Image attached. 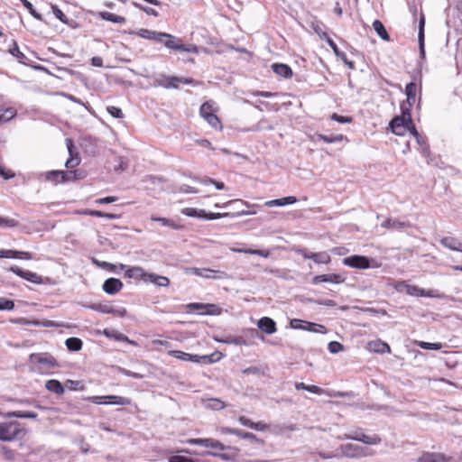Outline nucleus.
Returning a JSON list of instances; mask_svg holds the SVG:
<instances>
[{
    "instance_id": "obj_1",
    "label": "nucleus",
    "mask_w": 462,
    "mask_h": 462,
    "mask_svg": "<svg viewBox=\"0 0 462 462\" xmlns=\"http://www.w3.org/2000/svg\"><path fill=\"white\" fill-rule=\"evenodd\" d=\"M25 434L22 424L17 421L0 423V440L10 442L23 438Z\"/></svg>"
},
{
    "instance_id": "obj_2",
    "label": "nucleus",
    "mask_w": 462,
    "mask_h": 462,
    "mask_svg": "<svg viewBox=\"0 0 462 462\" xmlns=\"http://www.w3.org/2000/svg\"><path fill=\"white\" fill-rule=\"evenodd\" d=\"M390 127L392 132L396 135H402L407 130H409L411 134L416 138L418 144H425V142L422 140L421 135L416 130L414 125H411L403 118L394 117L390 123Z\"/></svg>"
},
{
    "instance_id": "obj_3",
    "label": "nucleus",
    "mask_w": 462,
    "mask_h": 462,
    "mask_svg": "<svg viewBox=\"0 0 462 462\" xmlns=\"http://www.w3.org/2000/svg\"><path fill=\"white\" fill-rule=\"evenodd\" d=\"M343 263L346 266L357 269L377 268L380 266L374 260L357 254L344 258Z\"/></svg>"
},
{
    "instance_id": "obj_4",
    "label": "nucleus",
    "mask_w": 462,
    "mask_h": 462,
    "mask_svg": "<svg viewBox=\"0 0 462 462\" xmlns=\"http://www.w3.org/2000/svg\"><path fill=\"white\" fill-rule=\"evenodd\" d=\"M130 34H136L141 38L153 41L156 42L163 43L166 40L173 39V35L167 33V32H162L157 31H152L148 29H139L138 31H131L129 32Z\"/></svg>"
},
{
    "instance_id": "obj_5",
    "label": "nucleus",
    "mask_w": 462,
    "mask_h": 462,
    "mask_svg": "<svg viewBox=\"0 0 462 462\" xmlns=\"http://www.w3.org/2000/svg\"><path fill=\"white\" fill-rule=\"evenodd\" d=\"M290 327L293 329H300V330H306L313 333H320V334H326L327 328L320 324L299 319H293L290 321Z\"/></svg>"
},
{
    "instance_id": "obj_6",
    "label": "nucleus",
    "mask_w": 462,
    "mask_h": 462,
    "mask_svg": "<svg viewBox=\"0 0 462 462\" xmlns=\"http://www.w3.org/2000/svg\"><path fill=\"white\" fill-rule=\"evenodd\" d=\"M341 453L347 457H362L371 455L368 449L361 445L346 443L340 446Z\"/></svg>"
},
{
    "instance_id": "obj_7",
    "label": "nucleus",
    "mask_w": 462,
    "mask_h": 462,
    "mask_svg": "<svg viewBox=\"0 0 462 462\" xmlns=\"http://www.w3.org/2000/svg\"><path fill=\"white\" fill-rule=\"evenodd\" d=\"M168 355L170 356H172L174 358L183 360V361H190L193 363H212V359L208 356H199V355H192L189 353H186L180 350H170L168 352Z\"/></svg>"
},
{
    "instance_id": "obj_8",
    "label": "nucleus",
    "mask_w": 462,
    "mask_h": 462,
    "mask_svg": "<svg viewBox=\"0 0 462 462\" xmlns=\"http://www.w3.org/2000/svg\"><path fill=\"white\" fill-rule=\"evenodd\" d=\"M186 273L203 277L206 279H223L226 277V273L224 272L208 268L189 267L186 269Z\"/></svg>"
},
{
    "instance_id": "obj_9",
    "label": "nucleus",
    "mask_w": 462,
    "mask_h": 462,
    "mask_svg": "<svg viewBox=\"0 0 462 462\" xmlns=\"http://www.w3.org/2000/svg\"><path fill=\"white\" fill-rule=\"evenodd\" d=\"M164 46L168 49L174 50V51L191 52V53H199V48L196 45H193V44L185 45L182 43L181 39H179V38L175 37L174 35H173V39L165 41Z\"/></svg>"
},
{
    "instance_id": "obj_10",
    "label": "nucleus",
    "mask_w": 462,
    "mask_h": 462,
    "mask_svg": "<svg viewBox=\"0 0 462 462\" xmlns=\"http://www.w3.org/2000/svg\"><path fill=\"white\" fill-rule=\"evenodd\" d=\"M200 116L214 128L220 126V120L214 113L212 106L209 102L201 105L199 110Z\"/></svg>"
},
{
    "instance_id": "obj_11",
    "label": "nucleus",
    "mask_w": 462,
    "mask_h": 462,
    "mask_svg": "<svg viewBox=\"0 0 462 462\" xmlns=\"http://www.w3.org/2000/svg\"><path fill=\"white\" fill-rule=\"evenodd\" d=\"M180 77L178 76H168L165 74L158 75L154 79V85L156 87H162L166 89L179 88L178 84L180 83Z\"/></svg>"
},
{
    "instance_id": "obj_12",
    "label": "nucleus",
    "mask_w": 462,
    "mask_h": 462,
    "mask_svg": "<svg viewBox=\"0 0 462 462\" xmlns=\"http://www.w3.org/2000/svg\"><path fill=\"white\" fill-rule=\"evenodd\" d=\"M120 268L125 270V276L129 279H140L144 282H147L150 273H147L143 268L139 266L127 267L121 263Z\"/></svg>"
},
{
    "instance_id": "obj_13",
    "label": "nucleus",
    "mask_w": 462,
    "mask_h": 462,
    "mask_svg": "<svg viewBox=\"0 0 462 462\" xmlns=\"http://www.w3.org/2000/svg\"><path fill=\"white\" fill-rule=\"evenodd\" d=\"M10 272L15 273L17 276L35 284L43 283V278L38 275L36 273L30 271H24L18 266H12L9 269Z\"/></svg>"
},
{
    "instance_id": "obj_14",
    "label": "nucleus",
    "mask_w": 462,
    "mask_h": 462,
    "mask_svg": "<svg viewBox=\"0 0 462 462\" xmlns=\"http://www.w3.org/2000/svg\"><path fill=\"white\" fill-rule=\"evenodd\" d=\"M189 445L202 446L213 449L224 450L226 447L220 441L214 439H189L186 441Z\"/></svg>"
},
{
    "instance_id": "obj_15",
    "label": "nucleus",
    "mask_w": 462,
    "mask_h": 462,
    "mask_svg": "<svg viewBox=\"0 0 462 462\" xmlns=\"http://www.w3.org/2000/svg\"><path fill=\"white\" fill-rule=\"evenodd\" d=\"M320 39L325 40L328 46L333 50L334 53L337 57L340 58L342 61L351 69H355V64L353 61L347 60L346 55L340 51L336 42L328 36L327 32H324L323 35H320Z\"/></svg>"
},
{
    "instance_id": "obj_16",
    "label": "nucleus",
    "mask_w": 462,
    "mask_h": 462,
    "mask_svg": "<svg viewBox=\"0 0 462 462\" xmlns=\"http://www.w3.org/2000/svg\"><path fill=\"white\" fill-rule=\"evenodd\" d=\"M90 309L100 313L114 314L118 317H125L127 313L125 308H116L109 304L92 305L90 306Z\"/></svg>"
},
{
    "instance_id": "obj_17",
    "label": "nucleus",
    "mask_w": 462,
    "mask_h": 462,
    "mask_svg": "<svg viewBox=\"0 0 462 462\" xmlns=\"http://www.w3.org/2000/svg\"><path fill=\"white\" fill-rule=\"evenodd\" d=\"M342 439H353L368 445H377L381 442V439L376 435L369 436L357 432L353 434H346Z\"/></svg>"
},
{
    "instance_id": "obj_18",
    "label": "nucleus",
    "mask_w": 462,
    "mask_h": 462,
    "mask_svg": "<svg viewBox=\"0 0 462 462\" xmlns=\"http://www.w3.org/2000/svg\"><path fill=\"white\" fill-rule=\"evenodd\" d=\"M406 293L408 295L414 296V297L435 298V297L439 296V293L437 291H434V290L426 291L418 286L411 285V284L406 286Z\"/></svg>"
},
{
    "instance_id": "obj_19",
    "label": "nucleus",
    "mask_w": 462,
    "mask_h": 462,
    "mask_svg": "<svg viewBox=\"0 0 462 462\" xmlns=\"http://www.w3.org/2000/svg\"><path fill=\"white\" fill-rule=\"evenodd\" d=\"M124 284L121 280L117 278H108L103 283V290L110 295H115L121 291Z\"/></svg>"
},
{
    "instance_id": "obj_20",
    "label": "nucleus",
    "mask_w": 462,
    "mask_h": 462,
    "mask_svg": "<svg viewBox=\"0 0 462 462\" xmlns=\"http://www.w3.org/2000/svg\"><path fill=\"white\" fill-rule=\"evenodd\" d=\"M345 278L337 273H328L317 275L312 279L313 284H319L320 282H329L334 284H339L344 282Z\"/></svg>"
},
{
    "instance_id": "obj_21",
    "label": "nucleus",
    "mask_w": 462,
    "mask_h": 462,
    "mask_svg": "<svg viewBox=\"0 0 462 462\" xmlns=\"http://www.w3.org/2000/svg\"><path fill=\"white\" fill-rule=\"evenodd\" d=\"M67 148H68L69 157L66 161L65 166L68 169H73L80 163L81 158H80L79 152L78 151V146H67Z\"/></svg>"
},
{
    "instance_id": "obj_22",
    "label": "nucleus",
    "mask_w": 462,
    "mask_h": 462,
    "mask_svg": "<svg viewBox=\"0 0 462 462\" xmlns=\"http://www.w3.org/2000/svg\"><path fill=\"white\" fill-rule=\"evenodd\" d=\"M257 327L266 334H273L276 332V323L269 317H263L257 322Z\"/></svg>"
},
{
    "instance_id": "obj_23",
    "label": "nucleus",
    "mask_w": 462,
    "mask_h": 462,
    "mask_svg": "<svg viewBox=\"0 0 462 462\" xmlns=\"http://www.w3.org/2000/svg\"><path fill=\"white\" fill-rule=\"evenodd\" d=\"M31 359L34 362H37L41 365H45L48 368L58 366V364H57V361L55 360V358L47 354L32 355Z\"/></svg>"
},
{
    "instance_id": "obj_24",
    "label": "nucleus",
    "mask_w": 462,
    "mask_h": 462,
    "mask_svg": "<svg viewBox=\"0 0 462 462\" xmlns=\"http://www.w3.org/2000/svg\"><path fill=\"white\" fill-rule=\"evenodd\" d=\"M296 202H297L296 197L289 196V197H284V198H281V199L268 200L264 203V205L268 208L284 207L287 205H292Z\"/></svg>"
},
{
    "instance_id": "obj_25",
    "label": "nucleus",
    "mask_w": 462,
    "mask_h": 462,
    "mask_svg": "<svg viewBox=\"0 0 462 462\" xmlns=\"http://www.w3.org/2000/svg\"><path fill=\"white\" fill-rule=\"evenodd\" d=\"M440 244L451 251L462 252V242L455 237L445 236L440 240Z\"/></svg>"
},
{
    "instance_id": "obj_26",
    "label": "nucleus",
    "mask_w": 462,
    "mask_h": 462,
    "mask_svg": "<svg viewBox=\"0 0 462 462\" xmlns=\"http://www.w3.org/2000/svg\"><path fill=\"white\" fill-rule=\"evenodd\" d=\"M418 462H448V459L441 453H423L417 460Z\"/></svg>"
},
{
    "instance_id": "obj_27",
    "label": "nucleus",
    "mask_w": 462,
    "mask_h": 462,
    "mask_svg": "<svg viewBox=\"0 0 462 462\" xmlns=\"http://www.w3.org/2000/svg\"><path fill=\"white\" fill-rule=\"evenodd\" d=\"M302 256L305 259H311L317 263H328L330 262V256L327 253L304 252Z\"/></svg>"
},
{
    "instance_id": "obj_28",
    "label": "nucleus",
    "mask_w": 462,
    "mask_h": 462,
    "mask_svg": "<svg viewBox=\"0 0 462 462\" xmlns=\"http://www.w3.org/2000/svg\"><path fill=\"white\" fill-rule=\"evenodd\" d=\"M186 309L189 310H206V314L214 315L217 307L214 304H204V303H189L186 305Z\"/></svg>"
},
{
    "instance_id": "obj_29",
    "label": "nucleus",
    "mask_w": 462,
    "mask_h": 462,
    "mask_svg": "<svg viewBox=\"0 0 462 462\" xmlns=\"http://www.w3.org/2000/svg\"><path fill=\"white\" fill-rule=\"evenodd\" d=\"M272 69L274 73L284 79H290L292 77V70L291 67H289L287 64L273 63L272 65Z\"/></svg>"
},
{
    "instance_id": "obj_30",
    "label": "nucleus",
    "mask_w": 462,
    "mask_h": 462,
    "mask_svg": "<svg viewBox=\"0 0 462 462\" xmlns=\"http://www.w3.org/2000/svg\"><path fill=\"white\" fill-rule=\"evenodd\" d=\"M382 226L385 228L402 230L410 226V223L406 221H402L400 219L388 218L382 223Z\"/></svg>"
},
{
    "instance_id": "obj_31",
    "label": "nucleus",
    "mask_w": 462,
    "mask_h": 462,
    "mask_svg": "<svg viewBox=\"0 0 462 462\" xmlns=\"http://www.w3.org/2000/svg\"><path fill=\"white\" fill-rule=\"evenodd\" d=\"M147 282L152 283L158 287H168L170 285L168 277L151 273H149Z\"/></svg>"
},
{
    "instance_id": "obj_32",
    "label": "nucleus",
    "mask_w": 462,
    "mask_h": 462,
    "mask_svg": "<svg viewBox=\"0 0 462 462\" xmlns=\"http://www.w3.org/2000/svg\"><path fill=\"white\" fill-rule=\"evenodd\" d=\"M45 387L48 391L54 393L56 394L61 395L65 392L64 385L55 379L48 380L45 383Z\"/></svg>"
},
{
    "instance_id": "obj_33",
    "label": "nucleus",
    "mask_w": 462,
    "mask_h": 462,
    "mask_svg": "<svg viewBox=\"0 0 462 462\" xmlns=\"http://www.w3.org/2000/svg\"><path fill=\"white\" fill-rule=\"evenodd\" d=\"M98 16L105 21L112 22L114 23H125L126 22L125 17L109 12H100Z\"/></svg>"
},
{
    "instance_id": "obj_34",
    "label": "nucleus",
    "mask_w": 462,
    "mask_h": 462,
    "mask_svg": "<svg viewBox=\"0 0 462 462\" xmlns=\"http://www.w3.org/2000/svg\"><path fill=\"white\" fill-rule=\"evenodd\" d=\"M373 28H374V30L376 32V33L378 34V36L382 40H383V41H389L390 40V35L387 32L384 25L383 24V23L381 21L374 20L373 22Z\"/></svg>"
},
{
    "instance_id": "obj_35",
    "label": "nucleus",
    "mask_w": 462,
    "mask_h": 462,
    "mask_svg": "<svg viewBox=\"0 0 462 462\" xmlns=\"http://www.w3.org/2000/svg\"><path fill=\"white\" fill-rule=\"evenodd\" d=\"M416 89L417 86L415 82H410L405 87V95L407 97L406 101L410 104H414L416 100Z\"/></svg>"
},
{
    "instance_id": "obj_36",
    "label": "nucleus",
    "mask_w": 462,
    "mask_h": 462,
    "mask_svg": "<svg viewBox=\"0 0 462 462\" xmlns=\"http://www.w3.org/2000/svg\"><path fill=\"white\" fill-rule=\"evenodd\" d=\"M131 401L128 398L117 395H106V404L111 405H129Z\"/></svg>"
},
{
    "instance_id": "obj_37",
    "label": "nucleus",
    "mask_w": 462,
    "mask_h": 462,
    "mask_svg": "<svg viewBox=\"0 0 462 462\" xmlns=\"http://www.w3.org/2000/svg\"><path fill=\"white\" fill-rule=\"evenodd\" d=\"M413 105L412 104H410V103H407V102H402L400 106V108H401V116H397L398 118H403L405 121H408V123H410L411 125H412V119H411V108Z\"/></svg>"
},
{
    "instance_id": "obj_38",
    "label": "nucleus",
    "mask_w": 462,
    "mask_h": 462,
    "mask_svg": "<svg viewBox=\"0 0 462 462\" xmlns=\"http://www.w3.org/2000/svg\"><path fill=\"white\" fill-rule=\"evenodd\" d=\"M369 349L377 353L390 352V346L386 343L380 340L370 342Z\"/></svg>"
},
{
    "instance_id": "obj_39",
    "label": "nucleus",
    "mask_w": 462,
    "mask_h": 462,
    "mask_svg": "<svg viewBox=\"0 0 462 462\" xmlns=\"http://www.w3.org/2000/svg\"><path fill=\"white\" fill-rule=\"evenodd\" d=\"M192 180L196 182L201 183L203 185H208V184H214L217 189L222 190L225 189V184L220 181H215L213 179L205 177V178H199V177H193Z\"/></svg>"
},
{
    "instance_id": "obj_40",
    "label": "nucleus",
    "mask_w": 462,
    "mask_h": 462,
    "mask_svg": "<svg viewBox=\"0 0 462 462\" xmlns=\"http://www.w3.org/2000/svg\"><path fill=\"white\" fill-rule=\"evenodd\" d=\"M6 417L20 418V419H35V418H37V413H35L33 411H15L8 412L6 414Z\"/></svg>"
},
{
    "instance_id": "obj_41",
    "label": "nucleus",
    "mask_w": 462,
    "mask_h": 462,
    "mask_svg": "<svg viewBox=\"0 0 462 462\" xmlns=\"http://www.w3.org/2000/svg\"><path fill=\"white\" fill-rule=\"evenodd\" d=\"M67 348L70 351H79L82 348V341L78 337H69L65 341Z\"/></svg>"
},
{
    "instance_id": "obj_42",
    "label": "nucleus",
    "mask_w": 462,
    "mask_h": 462,
    "mask_svg": "<svg viewBox=\"0 0 462 462\" xmlns=\"http://www.w3.org/2000/svg\"><path fill=\"white\" fill-rule=\"evenodd\" d=\"M151 219L152 221H156L161 223L162 226H170L175 230H179L182 227L181 225L175 223L174 221L165 218V217H152Z\"/></svg>"
},
{
    "instance_id": "obj_43",
    "label": "nucleus",
    "mask_w": 462,
    "mask_h": 462,
    "mask_svg": "<svg viewBox=\"0 0 462 462\" xmlns=\"http://www.w3.org/2000/svg\"><path fill=\"white\" fill-rule=\"evenodd\" d=\"M16 115V111L12 108L0 109V124L6 123L13 119Z\"/></svg>"
},
{
    "instance_id": "obj_44",
    "label": "nucleus",
    "mask_w": 462,
    "mask_h": 462,
    "mask_svg": "<svg viewBox=\"0 0 462 462\" xmlns=\"http://www.w3.org/2000/svg\"><path fill=\"white\" fill-rule=\"evenodd\" d=\"M205 407L210 410L219 411L225 407V404L221 400L212 398L205 402Z\"/></svg>"
},
{
    "instance_id": "obj_45",
    "label": "nucleus",
    "mask_w": 462,
    "mask_h": 462,
    "mask_svg": "<svg viewBox=\"0 0 462 462\" xmlns=\"http://www.w3.org/2000/svg\"><path fill=\"white\" fill-rule=\"evenodd\" d=\"M9 52L15 58L18 59L19 62L22 64H26L27 57L20 51L17 43L14 42V46L9 49Z\"/></svg>"
},
{
    "instance_id": "obj_46",
    "label": "nucleus",
    "mask_w": 462,
    "mask_h": 462,
    "mask_svg": "<svg viewBox=\"0 0 462 462\" xmlns=\"http://www.w3.org/2000/svg\"><path fill=\"white\" fill-rule=\"evenodd\" d=\"M182 213L188 217L197 218H204V216H206V211L204 209H198L194 208H187L183 209Z\"/></svg>"
},
{
    "instance_id": "obj_47",
    "label": "nucleus",
    "mask_w": 462,
    "mask_h": 462,
    "mask_svg": "<svg viewBox=\"0 0 462 462\" xmlns=\"http://www.w3.org/2000/svg\"><path fill=\"white\" fill-rule=\"evenodd\" d=\"M87 215L97 217H106L107 219H116L118 218V215L112 213H105L100 210H88L86 212Z\"/></svg>"
},
{
    "instance_id": "obj_48",
    "label": "nucleus",
    "mask_w": 462,
    "mask_h": 462,
    "mask_svg": "<svg viewBox=\"0 0 462 462\" xmlns=\"http://www.w3.org/2000/svg\"><path fill=\"white\" fill-rule=\"evenodd\" d=\"M20 2L36 20L42 21V15L34 9L31 2L28 0H20Z\"/></svg>"
},
{
    "instance_id": "obj_49",
    "label": "nucleus",
    "mask_w": 462,
    "mask_h": 462,
    "mask_svg": "<svg viewBox=\"0 0 462 462\" xmlns=\"http://www.w3.org/2000/svg\"><path fill=\"white\" fill-rule=\"evenodd\" d=\"M51 10L53 14L57 19H59L64 24H69V21L68 17L63 14V12L57 6L51 5Z\"/></svg>"
},
{
    "instance_id": "obj_50",
    "label": "nucleus",
    "mask_w": 462,
    "mask_h": 462,
    "mask_svg": "<svg viewBox=\"0 0 462 462\" xmlns=\"http://www.w3.org/2000/svg\"><path fill=\"white\" fill-rule=\"evenodd\" d=\"M44 176L46 180L58 183L60 180V171H50L45 172Z\"/></svg>"
},
{
    "instance_id": "obj_51",
    "label": "nucleus",
    "mask_w": 462,
    "mask_h": 462,
    "mask_svg": "<svg viewBox=\"0 0 462 462\" xmlns=\"http://www.w3.org/2000/svg\"><path fill=\"white\" fill-rule=\"evenodd\" d=\"M18 224V221L14 218L0 217V228L15 227Z\"/></svg>"
},
{
    "instance_id": "obj_52",
    "label": "nucleus",
    "mask_w": 462,
    "mask_h": 462,
    "mask_svg": "<svg viewBox=\"0 0 462 462\" xmlns=\"http://www.w3.org/2000/svg\"><path fill=\"white\" fill-rule=\"evenodd\" d=\"M418 346L420 348L426 349V350H439L442 348L441 343H430V342L420 341L418 343Z\"/></svg>"
},
{
    "instance_id": "obj_53",
    "label": "nucleus",
    "mask_w": 462,
    "mask_h": 462,
    "mask_svg": "<svg viewBox=\"0 0 462 462\" xmlns=\"http://www.w3.org/2000/svg\"><path fill=\"white\" fill-rule=\"evenodd\" d=\"M424 25H425V19L423 16H421L420 23H419V33H418L419 47H424Z\"/></svg>"
},
{
    "instance_id": "obj_54",
    "label": "nucleus",
    "mask_w": 462,
    "mask_h": 462,
    "mask_svg": "<svg viewBox=\"0 0 462 462\" xmlns=\"http://www.w3.org/2000/svg\"><path fill=\"white\" fill-rule=\"evenodd\" d=\"M14 308V302L5 298H0V310H12Z\"/></svg>"
},
{
    "instance_id": "obj_55",
    "label": "nucleus",
    "mask_w": 462,
    "mask_h": 462,
    "mask_svg": "<svg viewBox=\"0 0 462 462\" xmlns=\"http://www.w3.org/2000/svg\"><path fill=\"white\" fill-rule=\"evenodd\" d=\"M92 262L97 266L101 267L103 269L109 270L110 272H115V270H116V265L113 264V263H107V262L98 261V260H97L95 258L92 259Z\"/></svg>"
},
{
    "instance_id": "obj_56",
    "label": "nucleus",
    "mask_w": 462,
    "mask_h": 462,
    "mask_svg": "<svg viewBox=\"0 0 462 462\" xmlns=\"http://www.w3.org/2000/svg\"><path fill=\"white\" fill-rule=\"evenodd\" d=\"M65 387L71 391H77L83 388L82 383L80 381L74 380H67L65 382Z\"/></svg>"
},
{
    "instance_id": "obj_57",
    "label": "nucleus",
    "mask_w": 462,
    "mask_h": 462,
    "mask_svg": "<svg viewBox=\"0 0 462 462\" xmlns=\"http://www.w3.org/2000/svg\"><path fill=\"white\" fill-rule=\"evenodd\" d=\"M221 342L226 344H233L236 346L245 345V339L241 337H226V339L221 340Z\"/></svg>"
},
{
    "instance_id": "obj_58",
    "label": "nucleus",
    "mask_w": 462,
    "mask_h": 462,
    "mask_svg": "<svg viewBox=\"0 0 462 462\" xmlns=\"http://www.w3.org/2000/svg\"><path fill=\"white\" fill-rule=\"evenodd\" d=\"M328 348L331 354H337L342 351L344 346L337 341H331L328 343Z\"/></svg>"
},
{
    "instance_id": "obj_59",
    "label": "nucleus",
    "mask_w": 462,
    "mask_h": 462,
    "mask_svg": "<svg viewBox=\"0 0 462 462\" xmlns=\"http://www.w3.org/2000/svg\"><path fill=\"white\" fill-rule=\"evenodd\" d=\"M169 462H199V460H195L193 458L180 456V455H174L169 457Z\"/></svg>"
},
{
    "instance_id": "obj_60",
    "label": "nucleus",
    "mask_w": 462,
    "mask_h": 462,
    "mask_svg": "<svg viewBox=\"0 0 462 462\" xmlns=\"http://www.w3.org/2000/svg\"><path fill=\"white\" fill-rule=\"evenodd\" d=\"M106 110L109 113V115H111L115 118H122L124 116L122 109L117 106H107Z\"/></svg>"
},
{
    "instance_id": "obj_61",
    "label": "nucleus",
    "mask_w": 462,
    "mask_h": 462,
    "mask_svg": "<svg viewBox=\"0 0 462 462\" xmlns=\"http://www.w3.org/2000/svg\"><path fill=\"white\" fill-rule=\"evenodd\" d=\"M72 171H60V183L73 181Z\"/></svg>"
},
{
    "instance_id": "obj_62",
    "label": "nucleus",
    "mask_w": 462,
    "mask_h": 462,
    "mask_svg": "<svg viewBox=\"0 0 462 462\" xmlns=\"http://www.w3.org/2000/svg\"><path fill=\"white\" fill-rule=\"evenodd\" d=\"M235 435L238 436L239 438L243 439H250V440H257V438L254 434L251 432H245L240 430H237V431H234Z\"/></svg>"
},
{
    "instance_id": "obj_63",
    "label": "nucleus",
    "mask_w": 462,
    "mask_h": 462,
    "mask_svg": "<svg viewBox=\"0 0 462 462\" xmlns=\"http://www.w3.org/2000/svg\"><path fill=\"white\" fill-rule=\"evenodd\" d=\"M180 83H182V84H186V85H190V86H193V87H199V86H201L203 84L202 81H199V80H196L192 78H184V77H180Z\"/></svg>"
},
{
    "instance_id": "obj_64",
    "label": "nucleus",
    "mask_w": 462,
    "mask_h": 462,
    "mask_svg": "<svg viewBox=\"0 0 462 462\" xmlns=\"http://www.w3.org/2000/svg\"><path fill=\"white\" fill-rule=\"evenodd\" d=\"M242 373L244 374H256V375L263 374V372L262 371V369L257 366L247 367V368L244 369L242 371Z\"/></svg>"
}]
</instances>
